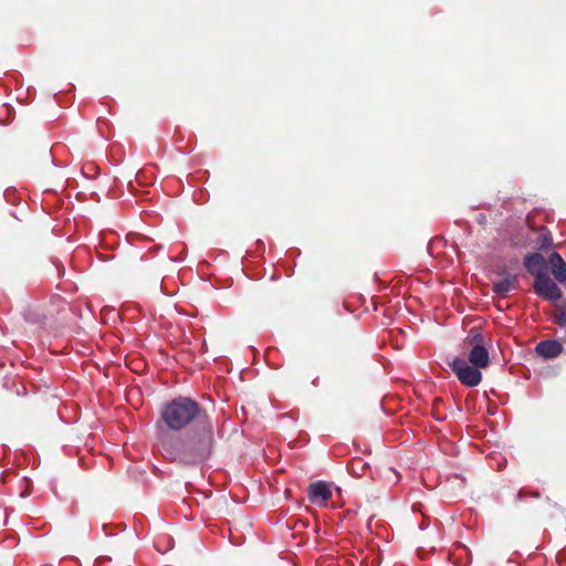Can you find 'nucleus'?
Listing matches in <instances>:
<instances>
[{"label":"nucleus","instance_id":"f257e3e1","mask_svg":"<svg viewBox=\"0 0 566 566\" xmlns=\"http://www.w3.org/2000/svg\"><path fill=\"white\" fill-rule=\"evenodd\" d=\"M199 413V406L189 398H178L167 403L161 411V419L171 430L188 426Z\"/></svg>","mask_w":566,"mask_h":566},{"label":"nucleus","instance_id":"f03ea898","mask_svg":"<svg viewBox=\"0 0 566 566\" xmlns=\"http://www.w3.org/2000/svg\"><path fill=\"white\" fill-rule=\"evenodd\" d=\"M212 447V427L208 426L198 438H192L184 447L185 461L199 462L205 460Z\"/></svg>","mask_w":566,"mask_h":566},{"label":"nucleus","instance_id":"7ed1b4c3","mask_svg":"<svg viewBox=\"0 0 566 566\" xmlns=\"http://www.w3.org/2000/svg\"><path fill=\"white\" fill-rule=\"evenodd\" d=\"M464 343L471 346L469 361L476 368L488 367L490 358L484 337L478 332H471Z\"/></svg>","mask_w":566,"mask_h":566},{"label":"nucleus","instance_id":"20e7f679","mask_svg":"<svg viewBox=\"0 0 566 566\" xmlns=\"http://www.w3.org/2000/svg\"><path fill=\"white\" fill-rule=\"evenodd\" d=\"M458 379L465 386L475 387L482 380V374L479 368L470 366L463 358L455 357L450 364Z\"/></svg>","mask_w":566,"mask_h":566},{"label":"nucleus","instance_id":"39448f33","mask_svg":"<svg viewBox=\"0 0 566 566\" xmlns=\"http://www.w3.org/2000/svg\"><path fill=\"white\" fill-rule=\"evenodd\" d=\"M534 291L547 301H556L563 296L560 289L545 273H537L534 281Z\"/></svg>","mask_w":566,"mask_h":566},{"label":"nucleus","instance_id":"423d86ee","mask_svg":"<svg viewBox=\"0 0 566 566\" xmlns=\"http://www.w3.org/2000/svg\"><path fill=\"white\" fill-rule=\"evenodd\" d=\"M308 500L316 505H322L332 496L331 485L324 481H318L308 485Z\"/></svg>","mask_w":566,"mask_h":566},{"label":"nucleus","instance_id":"0eeeda50","mask_svg":"<svg viewBox=\"0 0 566 566\" xmlns=\"http://www.w3.org/2000/svg\"><path fill=\"white\" fill-rule=\"evenodd\" d=\"M562 345L556 340L541 342L536 346V353L544 358H555L562 353Z\"/></svg>","mask_w":566,"mask_h":566},{"label":"nucleus","instance_id":"6e6552de","mask_svg":"<svg viewBox=\"0 0 566 566\" xmlns=\"http://www.w3.org/2000/svg\"><path fill=\"white\" fill-rule=\"evenodd\" d=\"M549 263L555 280L560 283L566 282V262L563 258L558 253H553L549 258Z\"/></svg>","mask_w":566,"mask_h":566},{"label":"nucleus","instance_id":"1a4fd4ad","mask_svg":"<svg viewBox=\"0 0 566 566\" xmlns=\"http://www.w3.org/2000/svg\"><path fill=\"white\" fill-rule=\"evenodd\" d=\"M515 275L504 274L501 280L493 283V292L497 295L505 296L511 290L515 287Z\"/></svg>","mask_w":566,"mask_h":566},{"label":"nucleus","instance_id":"9d476101","mask_svg":"<svg viewBox=\"0 0 566 566\" xmlns=\"http://www.w3.org/2000/svg\"><path fill=\"white\" fill-rule=\"evenodd\" d=\"M544 258L541 254H532L526 256L525 259V266L530 272H532L535 275L537 274L535 273V270L541 269L544 265Z\"/></svg>","mask_w":566,"mask_h":566},{"label":"nucleus","instance_id":"9b49d317","mask_svg":"<svg viewBox=\"0 0 566 566\" xmlns=\"http://www.w3.org/2000/svg\"><path fill=\"white\" fill-rule=\"evenodd\" d=\"M25 319L32 324H42L44 316L35 310H29L25 314Z\"/></svg>","mask_w":566,"mask_h":566},{"label":"nucleus","instance_id":"f8f14e48","mask_svg":"<svg viewBox=\"0 0 566 566\" xmlns=\"http://www.w3.org/2000/svg\"><path fill=\"white\" fill-rule=\"evenodd\" d=\"M555 319L559 325H566V306L556 307Z\"/></svg>","mask_w":566,"mask_h":566}]
</instances>
